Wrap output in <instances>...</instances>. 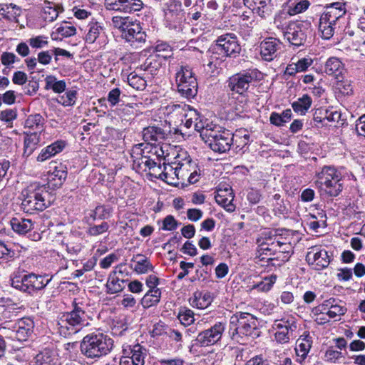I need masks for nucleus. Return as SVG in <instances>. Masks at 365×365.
I'll return each mask as SVG.
<instances>
[{
	"label": "nucleus",
	"mask_w": 365,
	"mask_h": 365,
	"mask_svg": "<svg viewBox=\"0 0 365 365\" xmlns=\"http://www.w3.org/2000/svg\"><path fill=\"white\" fill-rule=\"evenodd\" d=\"M228 333L232 340L245 344L259 336L257 319L248 312H236L230 317Z\"/></svg>",
	"instance_id": "1"
},
{
	"label": "nucleus",
	"mask_w": 365,
	"mask_h": 365,
	"mask_svg": "<svg viewBox=\"0 0 365 365\" xmlns=\"http://www.w3.org/2000/svg\"><path fill=\"white\" fill-rule=\"evenodd\" d=\"M22 210L29 214L41 212L48 207L54 198L46 185L30 186L22 192Z\"/></svg>",
	"instance_id": "2"
},
{
	"label": "nucleus",
	"mask_w": 365,
	"mask_h": 365,
	"mask_svg": "<svg viewBox=\"0 0 365 365\" xmlns=\"http://www.w3.org/2000/svg\"><path fill=\"white\" fill-rule=\"evenodd\" d=\"M113 341L103 333L85 336L80 344L81 354L86 358L97 359L107 355L113 348Z\"/></svg>",
	"instance_id": "3"
},
{
	"label": "nucleus",
	"mask_w": 365,
	"mask_h": 365,
	"mask_svg": "<svg viewBox=\"0 0 365 365\" xmlns=\"http://www.w3.org/2000/svg\"><path fill=\"white\" fill-rule=\"evenodd\" d=\"M86 309V305L74 300L71 311L63 313L58 322L61 334L66 335V331L69 330L76 332L77 327L88 326L92 318Z\"/></svg>",
	"instance_id": "4"
},
{
	"label": "nucleus",
	"mask_w": 365,
	"mask_h": 365,
	"mask_svg": "<svg viewBox=\"0 0 365 365\" xmlns=\"http://www.w3.org/2000/svg\"><path fill=\"white\" fill-rule=\"evenodd\" d=\"M203 132L205 143L215 153H223L230 150L234 142L237 143L238 134H232L230 130L219 125L212 130Z\"/></svg>",
	"instance_id": "5"
},
{
	"label": "nucleus",
	"mask_w": 365,
	"mask_h": 365,
	"mask_svg": "<svg viewBox=\"0 0 365 365\" xmlns=\"http://www.w3.org/2000/svg\"><path fill=\"white\" fill-rule=\"evenodd\" d=\"M262 73L257 69H247L235 73L226 81V88L231 94L245 96L252 85L261 78Z\"/></svg>",
	"instance_id": "6"
},
{
	"label": "nucleus",
	"mask_w": 365,
	"mask_h": 365,
	"mask_svg": "<svg viewBox=\"0 0 365 365\" xmlns=\"http://www.w3.org/2000/svg\"><path fill=\"white\" fill-rule=\"evenodd\" d=\"M34 324L30 318H22L18 321H5L1 323V333L11 341H25L33 332Z\"/></svg>",
	"instance_id": "7"
},
{
	"label": "nucleus",
	"mask_w": 365,
	"mask_h": 365,
	"mask_svg": "<svg viewBox=\"0 0 365 365\" xmlns=\"http://www.w3.org/2000/svg\"><path fill=\"white\" fill-rule=\"evenodd\" d=\"M165 24L167 28L175 31H182L185 21V13L180 0H168L163 5Z\"/></svg>",
	"instance_id": "8"
},
{
	"label": "nucleus",
	"mask_w": 365,
	"mask_h": 365,
	"mask_svg": "<svg viewBox=\"0 0 365 365\" xmlns=\"http://www.w3.org/2000/svg\"><path fill=\"white\" fill-rule=\"evenodd\" d=\"M178 91L181 96L191 98L197 93L198 84L190 66L182 65L176 73Z\"/></svg>",
	"instance_id": "9"
},
{
	"label": "nucleus",
	"mask_w": 365,
	"mask_h": 365,
	"mask_svg": "<svg viewBox=\"0 0 365 365\" xmlns=\"http://www.w3.org/2000/svg\"><path fill=\"white\" fill-rule=\"evenodd\" d=\"M225 324L223 322H217L209 329L200 331L196 338L192 340L190 351L197 347H207L215 345L220 341Z\"/></svg>",
	"instance_id": "10"
},
{
	"label": "nucleus",
	"mask_w": 365,
	"mask_h": 365,
	"mask_svg": "<svg viewBox=\"0 0 365 365\" xmlns=\"http://www.w3.org/2000/svg\"><path fill=\"white\" fill-rule=\"evenodd\" d=\"M212 50L222 53V56L235 58L240 54L241 46L235 34L229 33L219 36Z\"/></svg>",
	"instance_id": "11"
},
{
	"label": "nucleus",
	"mask_w": 365,
	"mask_h": 365,
	"mask_svg": "<svg viewBox=\"0 0 365 365\" xmlns=\"http://www.w3.org/2000/svg\"><path fill=\"white\" fill-rule=\"evenodd\" d=\"M311 29L308 24L303 22H289L286 26V31L284 32V37L293 46L299 47L304 46L307 41L308 34H310Z\"/></svg>",
	"instance_id": "12"
},
{
	"label": "nucleus",
	"mask_w": 365,
	"mask_h": 365,
	"mask_svg": "<svg viewBox=\"0 0 365 365\" xmlns=\"http://www.w3.org/2000/svg\"><path fill=\"white\" fill-rule=\"evenodd\" d=\"M107 10L124 14H130L140 11L143 7L141 0H105Z\"/></svg>",
	"instance_id": "13"
},
{
	"label": "nucleus",
	"mask_w": 365,
	"mask_h": 365,
	"mask_svg": "<svg viewBox=\"0 0 365 365\" xmlns=\"http://www.w3.org/2000/svg\"><path fill=\"white\" fill-rule=\"evenodd\" d=\"M306 261L316 270H322L329 266L331 259L325 250L312 247L307 253Z\"/></svg>",
	"instance_id": "14"
},
{
	"label": "nucleus",
	"mask_w": 365,
	"mask_h": 365,
	"mask_svg": "<svg viewBox=\"0 0 365 365\" xmlns=\"http://www.w3.org/2000/svg\"><path fill=\"white\" fill-rule=\"evenodd\" d=\"M123 266H118L111 272L108 276L106 287V292L110 294L122 292L125 288V283L128 281L123 279L124 271L121 269Z\"/></svg>",
	"instance_id": "15"
},
{
	"label": "nucleus",
	"mask_w": 365,
	"mask_h": 365,
	"mask_svg": "<svg viewBox=\"0 0 365 365\" xmlns=\"http://www.w3.org/2000/svg\"><path fill=\"white\" fill-rule=\"evenodd\" d=\"M169 114L176 113L184 116L185 121L184 123L185 127L190 128L194 126L195 121L200 118V113L194 109H190L189 106L186 105L180 106L179 104H173L167 107Z\"/></svg>",
	"instance_id": "16"
},
{
	"label": "nucleus",
	"mask_w": 365,
	"mask_h": 365,
	"mask_svg": "<svg viewBox=\"0 0 365 365\" xmlns=\"http://www.w3.org/2000/svg\"><path fill=\"white\" fill-rule=\"evenodd\" d=\"M36 365H56L59 363L56 346L51 343L43 348L35 357Z\"/></svg>",
	"instance_id": "17"
},
{
	"label": "nucleus",
	"mask_w": 365,
	"mask_h": 365,
	"mask_svg": "<svg viewBox=\"0 0 365 365\" xmlns=\"http://www.w3.org/2000/svg\"><path fill=\"white\" fill-rule=\"evenodd\" d=\"M281 42L275 38H267L260 43V54L267 61L273 60L277 56V51L280 48Z\"/></svg>",
	"instance_id": "18"
},
{
	"label": "nucleus",
	"mask_w": 365,
	"mask_h": 365,
	"mask_svg": "<svg viewBox=\"0 0 365 365\" xmlns=\"http://www.w3.org/2000/svg\"><path fill=\"white\" fill-rule=\"evenodd\" d=\"M125 39L132 43H144L146 38V34L142 31V28L139 23L129 21L125 31L123 33Z\"/></svg>",
	"instance_id": "19"
},
{
	"label": "nucleus",
	"mask_w": 365,
	"mask_h": 365,
	"mask_svg": "<svg viewBox=\"0 0 365 365\" xmlns=\"http://www.w3.org/2000/svg\"><path fill=\"white\" fill-rule=\"evenodd\" d=\"M346 13V3L336 1L328 4L325 7V11L322 15V17L336 23L340 18Z\"/></svg>",
	"instance_id": "20"
},
{
	"label": "nucleus",
	"mask_w": 365,
	"mask_h": 365,
	"mask_svg": "<svg viewBox=\"0 0 365 365\" xmlns=\"http://www.w3.org/2000/svg\"><path fill=\"white\" fill-rule=\"evenodd\" d=\"M48 275L36 274L30 273V279L28 286L26 287L25 293L34 294L37 292L44 289L51 281L52 277L47 278Z\"/></svg>",
	"instance_id": "21"
},
{
	"label": "nucleus",
	"mask_w": 365,
	"mask_h": 365,
	"mask_svg": "<svg viewBox=\"0 0 365 365\" xmlns=\"http://www.w3.org/2000/svg\"><path fill=\"white\" fill-rule=\"evenodd\" d=\"M216 202L223 207L227 212H232L235 205L232 203L234 195L231 188L219 189L215 196Z\"/></svg>",
	"instance_id": "22"
},
{
	"label": "nucleus",
	"mask_w": 365,
	"mask_h": 365,
	"mask_svg": "<svg viewBox=\"0 0 365 365\" xmlns=\"http://www.w3.org/2000/svg\"><path fill=\"white\" fill-rule=\"evenodd\" d=\"M324 71L327 75L332 76L336 79H339L344 76L345 68L339 58L331 57L325 63Z\"/></svg>",
	"instance_id": "23"
},
{
	"label": "nucleus",
	"mask_w": 365,
	"mask_h": 365,
	"mask_svg": "<svg viewBox=\"0 0 365 365\" xmlns=\"http://www.w3.org/2000/svg\"><path fill=\"white\" fill-rule=\"evenodd\" d=\"M43 18L45 21L52 22L57 19L58 14L63 11L61 4L44 0L43 6Z\"/></svg>",
	"instance_id": "24"
},
{
	"label": "nucleus",
	"mask_w": 365,
	"mask_h": 365,
	"mask_svg": "<svg viewBox=\"0 0 365 365\" xmlns=\"http://www.w3.org/2000/svg\"><path fill=\"white\" fill-rule=\"evenodd\" d=\"M162 59L155 55H150L136 70L147 71L151 76L157 74L162 66Z\"/></svg>",
	"instance_id": "25"
},
{
	"label": "nucleus",
	"mask_w": 365,
	"mask_h": 365,
	"mask_svg": "<svg viewBox=\"0 0 365 365\" xmlns=\"http://www.w3.org/2000/svg\"><path fill=\"white\" fill-rule=\"evenodd\" d=\"M131 262L135 263L134 267L130 266L131 268L138 274H145L149 271H153L154 269L149 259L140 254L134 255L131 259Z\"/></svg>",
	"instance_id": "26"
},
{
	"label": "nucleus",
	"mask_w": 365,
	"mask_h": 365,
	"mask_svg": "<svg viewBox=\"0 0 365 365\" xmlns=\"http://www.w3.org/2000/svg\"><path fill=\"white\" fill-rule=\"evenodd\" d=\"M342 177H335L334 180H330L328 182L318 184L317 187L324 190V192L331 197H336L343 190V184L341 182Z\"/></svg>",
	"instance_id": "27"
},
{
	"label": "nucleus",
	"mask_w": 365,
	"mask_h": 365,
	"mask_svg": "<svg viewBox=\"0 0 365 365\" xmlns=\"http://www.w3.org/2000/svg\"><path fill=\"white\" fill-rule=\"evenodd\" d=\"M66 143L63 140H57L46 148H43L37 157V160L43 162L63 150Z\"/></svg>",
	"instance_id": "28"
},
{
	"label": "nucleus",
	"mask_w": 365,
	"mask_h": 365,
	"mask_svg": "<svg viewBox=\"0 0 365 365\" xmlns=\"http://www.w3.org/2000/svg\"><path fill=\"white\" fill-rule=\"evenodd\" d=\"M258 247L256 252V257L259 258L260 261L267 259V261L272 260V256L274 255L276 249L271 246L269 242L262 241L260 239L257 240Z\"/></svg>",
	"instance_id": "29"
},
{
	"label": "nucleus",
	"mask_w": 365,
	"mask_h": 365,
	"mask_svg": "<svg viewBox=\"0 0 365 365\" xmlns=\"http://www.w3.org/2000/svg\"><path fill=\"white\" fill-rule=\"evenodd\" d=\"M21 14V9L13 4H0V15L9 21H18V16Z\"/></svg>",
	"instance_id": "30"
},
{
	"label": "nucleus",
	"mask_w": 365,
	"mask_h": 365,
	"mask_svg": "<svg viewBox=\"0 0 365 365\" xmlns=\"http://www.w3.org/2000/svg\"><path fill=\"white\" fill-rule=\"evenodd\" d=\"M11 226L15 232L25 235L34 228V223L29 219L14 217L11 220Z\"/></svg>",
	"instance_id": "31"
},
{
	"label": "nucleus",
	"mask_w": 365,
	"mask_h": 365,
	"mask_svg": "<svg viewBox=\"0 0 365 365\" xmlns=\"http://www.w3.org/2000/svg\"><path fill=\"white\" fill-rule=\"evenodd\" d=\"M213 297L209 292H195L193 299L191 300L190 304L193 307L197 309H205L212 302Z\"/></svg>",
	"instance_id": "32"
},
{
	"label": "nucleus",
	"mask_w": 365,
	"mask_h": 365,
	"mask_svg": "<svg viewBox=\"0 0 365 365\" xmlns=\"http://www.w3.org/2000/svg\"><path fill=\"white\" fill-rule=\"evenodd\" d=\"M143 135L145 141L151 143L164 140L166 137V133L160 127L149 126L144 128Z\"/></svg>",
	"instance_id": "33"
},
{
	"label": "nucleus",
	"mask_w": 365,
	"mask_h": 365,
	"mask_svg": "<svg viewBox=\"0 0 365 365\" xmlns=\"http://www.w3.org/2000/svg\"><path fill=\"white\" fill-rule=\"evenodd\" d=\"M130 362L133 365H145V359L147 356L146 349L139 344H136L130 349Z\"/></svg>",
	"instance_id": "34"
},
{
	"label": "nucleus",
	"mask_w": 365,
	"mask_h": 365,
	"mask_svg": "<svg viewBox=\"0 0 365 365\" xmlns=\"http://www.w3.org/2000/svg\"><path fill=\"white\" fill-rule=\"evenodd\" d=\"M317 180L315 183L316 185H318L328 182L329 180H334L335 177L340 178L341 175L335 168L324 166L321 172L317 173Z\"/></svg>",
	"instance_id": "35"
},
{
	"label": "nucleus",
	"mask_w": 365,
	"mask_h": 365,
	"mask_svg": "<svg viewBox=\"0 0 365 365\" xmlns=\"http://www.w3.org/2000/svg\"><path fill=\"white\" fill-rule=\"evenodd\" d=\"M160 289H149L140 300V304L144 309H148L157 305L160 300Z\"/></svg>",
	"instance_id": "36"
},
{
	"label": "nucleus",
	"mask_w": 365,
	"mask_h": 365,
	"mask_svg": "<svg viewBox=\"0 0 365 365\" xmlns=\"http://www.w3.org/2000/svg\"><path fill=\"white\" fill-rule=\"evenodd\" d=\"M312 340V337L309 334L301 336L297 341L296 344V352L297 355H300L302 358H305L311 347Z\"/></svg>",
	"instance_id": "37"
},
{
	"label": "nucleus",
	"mask_w": 365,
	"mask_h": 365,
	"mask_svg": "<svg viewBox=\"0 0 365 365\" xmlns=\"http://www.w3.org/2000/svg\"><path fill=\"white\" fill-rule=\"evenodd\" d=\"M30 279V273L29 274H14L11 279V285L21 292H25L26 287L28 286Z\"/></svg>",
	"instance_id": "38"
},
{
	"label": "nucleus",
	"mask_w": 365,
	"mask_h": 365,
	"mask_svg": "<svg viewBox=\"0 0 365 365\" xmlns=\"http://www.w3.org/2000/svg\"><path fill=\"white\" fill-rule=\"evenodd\" d=\"M336 23L331 22L328 19L321 16L319 19V30L322 33V37L324 39H329L334 33V26Z\"/></svg>",
	"instance_id": "39"
},
{
	"label": "nucleus",
	"mask_w": 365,
	"mask_h": 365,
	"mask_svg": "<svg viewBox=\"0 0 365 365\" xmlns=\"http://www.w3.org/2000/svg\"><path fill=\"white\" fill-rule=\"evenodd\" d=\"M292 110L287 109L282 112V114H279L276 112H272L269 117L270 123L276 126H282L284 123H287L292 118Z\"/></svg>",
	"instance_id": "40"
},
{
	"label": "nucleus",
	"mask_w": 365,
	"mask_h": 365,
	"mask_svg": "<svg viewBox=\"0 0 365 365\" xmlns=\"http://www.w3.org/2000/svg\"><path fill=\"white\" fill-rule=\"evenodd\" d=\"M24 139V155H30L36 148L39 142V135L36 132L26 133Z\"/></svg>",
	"instance_id": "41"
},
{
	"label": "nucleus",
	"mask_w": 365,
	"mask_h": 365,
	"mask_svg": "<svg viewBox=\"0 0 365 365\" xmlns=\"http://www.w3.org/2000/svg\"><path fill=\"white\" fill-rule=\"evenodd\" d=\"M257 6L252 8V11L258 14L262 18H266L270 16L273 10V4L271 0H263L259 4L257 3Z\"/></svg>",
	"instance_id": "42"
},
{
	"label": "nucleus",
	"mask_w": 365,
	"mask_h": 365,
	"mask_svg": "<svg viewBox=\"0 0 365 365\" xmlns=\"http://www.w3.org/2000/svg\"><path fill=\"white\" fill-rule=\"evenodd\" d=\"M312 103L311 97L307 94H304L302 98H299L297 101L292 103V108L297 113L304 114L310 108Z\"/></svg>",
	"instance_id": "43"
},
{
	"label": "nucleus",
	"mask_w": 365,
	"mask_h": 365,
	"mask_svg": "<svg viewBox=\"0 0 365 365\" xmlns=\"http://www.w3.org/2000/svg\"><path fill=\"white\" fill-rule=\"evenodd\" d=\"M109 227V224L106 221H103L99 225L88 223L86 234L91 237H97L106 233L108 231Z\"/></svg>",
	"instance_id": "44"
},
{
	"label": "nucleus",
	"mask_w": 365,
	"mask_h": 365,
	"mask_svg": "<svg viewBox=\"0 0 365 365\" xmlns=\"http://www.w3.org/2000/svg\"><path fill=\"white\" fill-rule=\"evenodd\" d=\"M67 177V171L56 168L49 176V185L60 187Z\"/></svg>",
	"instance_id": "45"
},
{
	"label": "nucleus",
	"mask_w": 365,
	"mask_h": 365,
	"mask_svg": "<svg viewBox=\"0 0 365 365\" xmlns=\"http://www.w3.org/2000/svg\"><path fill=\"white\" fill-rule=\"evenodd\" d=\"M44 121L45 120L41 114H31L27 117L25 121V127L31 129H41Z\"/></svg>",
	"instance_id": "46"
},
{
	"label": "nucleus",
	"mask_w": 365,
	"mask_h": 365,
	"mask_svg": "<svg viewBox=\"0 0 365 365\" xmlns=\"http://www.w3.org/2000/svg\"><path fill=\"white\" fill-rule=\"evenodd\" d=\"M127 79L128 84L136 90L143 91L146 88V80L135 72L130 73Z\"/></svg>",
	"instance_id": "47"
},
{
	"label": "nucleus",
	"mask_w": 365,
	"mask_h": 365,
	"mask_svg": "<svg viewBox=\"0 0 365 365\" xmlns=\"http://www.w3.org/2000/svg\"><path fill=\"white\" fill-rule=\"evenodd\" d=\"M88 26L89 30L86 36V41L88 43H93L103 31V27L98 22L91 23Z\"/></svg>",
	"instance_id": "48"
},
{
	"label": "nucleus",
	"mask_w": 365,
	"mask_h": 365,
	"mask_svg": "<svg viewBox=\"0 0 365 365\" xmlns=\"http://www.w3.org/2000/svg\"><path fill=\"white\" fill-rule=\"evenodd\" d=\"M178 319L184 326H189L195 322L194 312L187 307H181L178 314Z\"/></svg>",
	"instance_id": "49"
},
{
	"label": "nucleus",
	"mask_w": 365,
	"mask_h": 365,
	"mask_svg": "<svg viewBox=\"0 0 365 365\" xmlns=\"http://www.w3.org/2000/svg\"><path fill=\"white\" fill-rule=\"evenodd\" d=\"M155 55L159 56L162 61L168 58H170L173 55V51L171 46L165 42H161L156 45L155 48Z\"/></svg>",
	"instance_id": "50"
},
{
	"label": "nucleus",
	"mask_w": 365,
	"mask_h": 365,
	"mask_svg": "<svg viewBox=\"0 0 365 365\" xmlns=\"http://www.w3.org/2000/svg\"><path fill=\"white\" fill-rule=\"evenodd\" d=\"M297 327H289L288 329L278 330L275 333V339L277 342L284 344L289 342L290 337L292 336L293 332L296 331Z\"/></svg>",
	"instance_id": "51"
},
{
	"label": "nucleus",
	"mask_w": 365,
	"mask_h": 365,
	"mask_svg": "<svg viewBox=\"0 0 365 365\" xmlns=\"http://www.w3.org/2000/svg\"><path fill=\"white\" fill-rule=\"evenodd\" d=\"M216 125V124L205 123L203 120L202 116L200 115V118L195 121L194 128L196 131L200 132L201 138L205 141V138L202 135L203 132L207 130V129L209 130L208 131L212 130Z\"/></svg>",
	"instance_id": "52"
},
{
	"label": "nucleus",
	"mask_w": 365,
	"mask_h": 365,
	"mask_svg": "<svg viewBox=\"0 0 365 365\" xmlns=\"http://www.w3.org/2000/svg\"><path fill=\"white\" fill-rule=\"evenodd\" d=\"M77 91L75 90H69L65 94L60 96L58 103L63 106H71L75 104L76 100Z\"/></svg>",
	"instance_id": "53"
},
{
	"label": "nucleus",
	"mask_w": 365,
	"mask_h": 365,
	"mask_svg": "<svg viewBox=\"0 0 365 365\" xmlns=\"http://www.w3.org/2000/svg\"><path fill=\"white\" fill-rule=\"evenodd\" d=\"M307 0H300L297 3H292L289 6L288 13L290 15H295L307 10L309 6Z\"/></svg>",
	"instance_id": "54"
},
{
	"label": "nucleus",
	"mask_w": 365,
	"mask_h": 365,
	"mask_svg": "<svg viewBox=\"0 0 365 365\" xmlns=\"http://www.w3.org/2000/svg\"><path fill=\"white\" fill-rule=\"evenodd\" d=\"M277 279L276 275H270L269 277H264V279L257 283V284L253 286V289H257L262 292H267L269 291L273 284L275 283Z\"/></svg>",
	"instance_id": "55"
},
{
	"label": "nucleus",
	"mask_w": 365,
	"mask_h": 365,
	"mask_svg": "<svg viewBox=\"0 0 365 365\" xmlns=\"http://www.w3.org/2000/svg\"><path fill=\"white\" fill-rule=\"evenodd\" d=\"M163 167H164V170L163 171H161V168H162L161 165H156L155 170L153 171V173H152L150 175H153V177H155V178H158V179H160V180H162L166 182L169 185H175L177 184L176 182H173L169 180V173L166 171L167 166L165 165V164H163Z\"/></svg>",
	"instance_id": "56"
},
{
	"label": "nucleus",
	"mask_w": 365,
	"mask_h": 365,
	"mask_svg": "<svg viewBox=\"0 0 365 365\" xmlns=\"http://www.w3.org/2000/svg\"><path fill=\"white\" fill-rule=\"evenodd\" d=\"M98 220H105L110 218L113 213V207L110 205H98L96 207Z\"/></svg>",
	"instance_id": "57"
},
{
	"label": "nucleus",
	"mask_w": 365,
	"mask_h": 365,
	"mask_svg": "<svg viewBox=\"0 0 365 365\" xmlns=\"http://www.w3.org/2000/svg\"><path fill=\"white\" fill-rule=\"evenodd\" d=\"M336 88L343 95H349L352 93L351 86L348 81H344V76L336 79Z\"/></svg>",
	"instance_id": "58"
},
{
	"label": "nucleus",
	"mask_w": 365,
	"mask_h": 365,
	"mask_svg": "<svg viewBox=\"0 0 365 365\" xmlns=\"http://www.w3.org/2000/svg\"><path fill=\"white\" fill-rule=\"evenodd\" d=\"M56 31L64 37H70L76 34V29L73 26L67 25L66 22H63V24H61Z\"/></svg>",
	"instance_id": "59"
},
{
	"label": "nucleus",
	"mask_w": 365,
	"mask_h": 365,
	"mask_svg": "<svg viewBox=\"0 0 365 365\" xmlns=\"http://www.w3.org/2000/svg\"><path fill=\"white\" fill-rule=\"evenodd\" d=\"M47 37L44 36H38L29 39V45L34 48H41L48 44Z\"/></svg>",
	"instance_id": "60"
},
{
	"label": "nucleus",
	"mask_w": 365,
	"mask_h": 365,
	"mask_svg": "<svg viewBox=\"0 0 365 365\" xmlns=\"http://www.w3.org/2000/svg\"><path fill=\"white\" fill-rule=\"evenodd\" d=\"M178 225H179V223L174 218V217L173 215H170L166 216L164 218V220L163 221L162 229L163 230H170V231L175 230L178 227Z\"/></svg>",
	"instance_id": "61"
},
{
	"label": "nucleus",
	"mask_w": 365,
	"mask_h": 365,
	"mask_svg": "<svg viewBox=\"0 0 365 365\" xmlns=\"http://www.w3.org/2000/svg\"><path fill=\"white\" fill-rule=\"evenodd\" d=\"M17 117V111L16 109H6L0 113V119L2 121L10 123L15 120Z\"/></svg>",
	"instance_id": "62"
},
{
	"label": "nucleus",
	"mask_w": 365,
	"mask_h": 365,
	"mask_svg": "<svg viewBox=\"0 0 365 365\" xmlns=\"http://www.w3.org/2000/svg\"><path fill=\"white\" fill-rule=\"evenodd\" d=\"M121 91L118 88H115L109 91L107 100L110 106H115L120 101Z\"/></svg>",
	"instance_id": "63"
},
{
	"label": "nucleus",
	"mask_w": 365,
	"mask_h": 365,
	"mask_svg": "<svg viewBox=\"0 0 365 365\" xmlns=\"http://www.w3.org/2000/svg\"><path fill=\"white\" fill-rule=\"evenodd\" d=\"M355 130L359 135L365 137V114L362 115L356 120Z\"/></svg>",
	"instance_id": "64"
}]
</instances>
